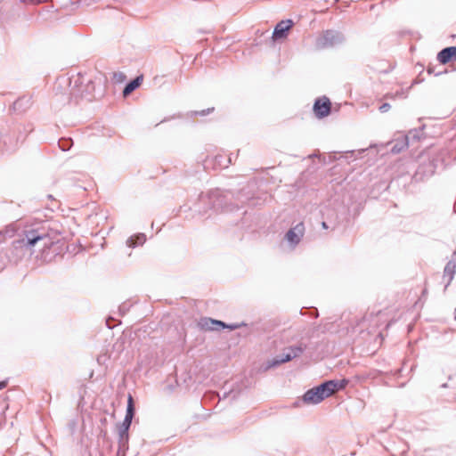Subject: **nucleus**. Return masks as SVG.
I'll return each mask as SVG.
<instances>
[{
  "instance_id": "nucleus-1",
  "label": "nucleus",
  "mask_w": 456,
  "mask_h": 456,
  "mask_svg": "<svg viewBox=\"0 0 456 456\" xmlns=\"http://www.w3.org/2000/svg\"><path fill=\"white\" fill-rule=\"evenodd\" d=\"M17 235L13 248L18 254L33 255L43 262H51L54 255L50 252L60 240V233L46 221L18 220L0 230V242Z\"/></svg>"
},
{
  "instance_id": "nucleus-2",
  "label": "nucleus",
  "mask_w": 456,
  "mask_h": 456,
  "mask_svg": "<svg viewBox=\"0 0 456 456\" xmlns=\"http://www.w3.org/2000/svg\"><path fill=\"white\" fill-rule=\"evenodd\" d=\"M222 208V200L219 191H213L208 194H200L199 201L195 203L192 209L200 215H204L210 208L218 209Z\"/></svg>"
},
{
  "instance_id": "nucleus-3",
  "label": "nucleus",
  "mask_w": 456,
  "mask_h": 456,
  "mask_svg": "<svg viewBox=\"0 0 456 456\" xmlns=\"http://www.w3.org/2000/svg\"><path fill=\"white\" fill-rule=\"evenodd\" d=\"M134 404L132 395L128 396L127 406L125 419L118 427V444L119 448L126 446L128 443V430L130 428L132 419L134 416Z\"/></svg>"
},
{
  "instance_id": "nucleus-4",
  "label": "nucleus",
  "mask_w": 456,
  "mask_h": 456,
  "mask_svg": "<svg viewBox=\"0 0 456 456\" xmlns=\"http://www.w3.org/2000/svg\"><path fill=\"white\" fill-rule=\"evenodd\" d=\"M329 386L331 383H322L321 385L314 387L307 390L303 395V402L307 404H317L323 401L325 398L330 396V389Z\"/></svg>"
},
{
  "instance_id": "nucleus-5",
  "label": "nucleus",
  "mask_w": 456,
  "mask_h": 456,
  "mask_svg": "<svg viewBox=\"0 0 456 456\" xmlns=\"http://www.w3.org/2000/svg\"><path fill=\"white\" fill-rule=\"evenodd\" d=\"M304 351L302 346H290L285 349L281 354L275 356L269 367H274L281 363L291 361L292 359L299 356Z\"/></svg>"
},
{
  "instance_id": "nucleus-6",
  "label": "nucleus",
  "mask_w": 456,
  "mask_h": 456,
  "mask_svg": "<svg viewBox=\"0 0 456 456\" xmlns=\"http://www.w3.org/2000/svg\"><path fill=\"white\" fill-rule=\"evenodd\" d=\"M343 40L344 37L341 33L327 30L317 39L316 45L320 48H326L338 45Z\"/></svg>"
},
{
  "instance_id": "nucleus-7",
  "label": "nucleus",
  "mask_w": 456,
  "mask_h": 456,
  "mask_svg": "<svg viewBox=\"0 0 456 456\" xmlns=\"http://www.w3.org/2000/svg\"><path fill=\"white\" fill-rule=\"evenodd\" d=\"M304 234L305 225L303 223H298L286 232L285 240L291 248H295L297 245L301 241Z\"/></svg>"
},
{
  "instance_id": "nucleus-8",
  "label": "nucleus",
  "mask_w": 456,
  "mask_h": 456,
  "mask_svg": "<svg viewBox=\"0 0 456 456\" xmlns=\"http://www.w3.org/2000/svg\"><path fill=\"white\" fill-rule=\"evenodd\" d=\"M314 111L318 118H324L330 114V102L328 98L318 99L314 102Z\"/></svg>"
},
{
  "instance_id": "nucleus-9",
  "label": "nucleus",
  "mask_w": 456,
  "mask_h": 456,
  "mask_svg": "<svg viewBox=\"0 0 456 456\" xmlns=\"http://www.w3.org/2000/svg\"><path fill=\"white\" fill-rule=\"evenodd\" d=\"M293 22L290 20L280 21L273 30V38L274 40H278L286 37L287 33L291 28Z\"/></svg>"
},
{
  "instance_id": "nucleus-10",
  "label": "nucleus",
  "mask_w": 456,
  "mask_h": 456,
  "mask_svg": "<svg viewBox=\"0 0 456 456\" xmlns=\"http://www.w3.org/2000/svg\"><path fill=\"white\" fill-rule=\"evenodd\" d=\"M198 324L204 330H218L221 327L225 326V322L208 317L200 318Z\"/></svg>"
},
{
  "instance_id": "nucleus-11",
  "label": "nucleus",
  "mask_w": 456,
  "mask_h": 456,
  "mask_svg": "<svg viewBox=\"0 0 456 456\" xmlns=\"http://www.w3.org/2000/svg\"><path fill=\"white\" fill-rule=\"evenodd\" d=\"M456 273V252L455 256L450 260L444 267L443 280L446 285H449Z\"/></svg>"
},
{
  "instance_id": "nucleus-12",
  "label": "nucleus",
  "mask_w": 456,
  "mask_h": 456,
  "mask_svg": "<svg viewBox=\"0 0 456 456\" xmlns=\"http://www.w3.org/2000/svg\"><path fill=\"white\" fill-rule=\"evenodd\" d=\"M452 58H456V46L446 47L437 55L438 61L443 64L449 62Z\"/></svg>"
},
{
  "instance_id": "nucleus-13",
  "label": "nucleus",
  "mask_w": 456,
  "mask_h": 456,
  "mask_svg": "<svg viewBox=\"0 0 456 456\" xmlns=\"http://www.w3.org/2000/svg\"><path fill=\"white\" fill-rule=\"evenodd\" d=\"M146 240V236L143 233H139L134 236H131L126 240V245L129 248H135L137 246L142 245Z\"/></svg>"
},
{
  "instance_id": "nucleus-14",
  "label": "nucleus",
  "mask_w": 456,
  "mask_h": 456,
  "mask_svg": "<svg viewBox=\"0 0 456 456\" xmlns=\"http://www.w3.org/2000/svg\"><path fill=\"white\" fill-rule=\"evenodd\" d=\"M325 383H331V386H329L331 395L333 393L344 389L347 386L348 380L346 379L341 380H328L325 381Z\"/></svg>"
},
{
  "instance_id": "nucleus-15",
  "label": "nucleus",
  "mask_w": 456,
  "mask_h": 456,
  "mask_svg": "<svg viewBox=\"0 0 456 456\" xmlns=\"http://www.w3.org/2000/svg\"><path fill=\"white\" fill-rule=\"evenodd\" d=\"M142 77H137L134 80L130 81L124 88L123 94L124 96L129 95L133 91H134L142 83Z\"/></svg>"
},
{
  "instance_id": "nucleus-16",
  "label": "nucleus",
  "mask_w": 456,
  "mask_h": 456,
  "mask_svg": "<svg viewBox=\"0 0 456 456\" xmlns=\"http://www.w3.org/2000/svg\"><path fill=\"white\" fill-rule=\"evenodd\" d=\"M408 145V136H405L404 139L399 142H397L393 147H392V152L393 153H398L400 152L403 148H405Z\"/></svg>"
},
{
  "instance_id": "nucleus-17",
  "label": "nucleus",
  "mask_w": 456,
  "mask_h": 456,
  "mask_svg": "<svg viewBox=\"0 0 456 456\" xmlns=\"http://www.w3.org/2000/svg\"><path fill=\"white\" fill-rule=\"evenodd\" d=\"M71 145L72 141L70 139H61L59 141V146L64 151L69 150Z\"/></svg>"
},
{
  "instance_id": "nucleus-18",
  "label": "nucleus",
  "mask_w": 456,
  "mask_h": 456,
  "mask_svg": "<svg viewBox=\"0 0 456 456\" xmlns=\"http://www.w3.org/2000/svg\"><path fill=\"white\" fill-rule=\"evenodd\" d=\"M244 326H247V323L245 322H237V323H232V324H226L225 323V326L224 327H221L222 329H229L231 330H237V329H240L241 327H244Z\"/></svg>"
},
{
  "instance_id": "nucleus-19",
  "label": "nucleus",
  "mask_w": 456,
  "mask_h": 456,
  "mask_svg": "<svg viewBox=\"0 0 456 456\" xmlns=\"http://www.w3.org/2000/svg\"><path fill=\"white\" fill-rule=\"evenodd\" d=\"M390 108H391V106L389 103H383L379 107V110H380V112L385 113V112L388 111L390 110Z\"/></svg>"
},
{
  "instance_id": "nucleus-20",
  "label": "nucleus",
  "mask_w": 456,
  "mask_h": 456,
  "mask_svg": "<svg viewBox=\"0 0 456 456\" xmlns=\"http://www.w3.org/2000/svg\"><path fill=\"white\" fill-rule=\"evenodd\" d=\"M6 386H7V382L6 381H1L0 382V390L4 388Z\"/></svg>"
},
{
  "instance_id": "nucleus-21",
  "label": "nucleus",
  "mask_w": 456,
  "mask_h": 456,
  "mask_svg": "<svg viewBox=\"0 0 456 456\" xmlns=\"http://www.w3.org/2000/svg\"><path fill=\"white\" fill-rule=\"evenodd\" d=\"M209 112H210V109H208L207 110H203L200 114L201 115H206V114L209 113Z\"/></svg>"
},
{
  "instance_id": "nucleus-22",
  "label": "nucleus",
  "mask_w": 456,
  "mask_h": 456,
  "mask_svg": "<svg viewBox=\"0 0 456 456\" xmlns=\"http://www.w3.org/2000/svg\"><path fill=\"white\" fill-rule=\"evenodd\" d=\"M322 227H323V228H325V229H326V228H328V226H327V224H326V223H325V222H322Z\"/></svg>"
},
{
  "instance_id": "nucleus-23",
  "label": "nucleus",
  "mask_w": 456,
  "mask_h": 456,
  "mask_svg": "<svg viewBox=\"0 0 456 456\" xmlns=\"http://www.w3.org/2000/svg\"><path fill=\"white\" fill-rule=\"evenodd\" d=\"M106 324H107V326H108L110 329H111V328H112V327L110 326V322H109V320H107V321H106Z\"/></svg>"
},
{
  "instance_id": "nucleus-24",
  "label": "nucleus",
  "mask_w": 456,
  "mask_h": 456,
  "mask_svg": "<svg viewBox=\"0 0 456 456\" xmlns=\"http://www.w3.org/2000/svg\"><path fill=\"white\" fill-rule=\"evenodd\" d=\"M314 316L315 318H316V317H318V312H317V310H315Z\"/></svg>"
},
{
  "instance_id": "nucleus-25",
  "label": "nucleus",
  "mask_w": 456,
  "mask_h": 456,
  "mask_svg": "<svg viewBox=\"0 0 456 456\" xmlns=\"http://www.w3.org/2000/svg\"><path fill=\"white\" fill-rule=\"evenodd\" d=\"M71 94H72L73 97H77V96L75 92H72Z\"/></svg>"
},
{
  "instance_id": "nucleus-26",
  "label": "nucleus",
  "mask_w": 456,
  "mask_h": 456,
  "mask_svg": "<svg viewBox=\"0 0 456 456\" xmlns=\"http://www.w3.org/2000/svg\"><path fill=\"white\" fill-rule=\"evenodd\" d=\"M231 163H232V158H231V157H229V159H228V164H231Z\"/></svg>"
},
{
  "instance_id": "nucleus-27",
  "label": "nucleus",
  "mask_w": 456,
  "mask_h": 456,
  "mask_svg": "<svg viewBox=\"0 0 456 456\" xmlns=\"http://www.w3.org/2000/svg\"><path fill=\"white\" fill-rule=\"evenodd\" d=\"M427 293V289H424L423 291H422V294L425 295Z\"/></svg>"
},
{
  "instance_id": "nucleus-28",
  "label": "nucleus",
  "mask_w": 456,
  "mask_h": 456,
  "mask_svg": "<svg viewBox=\"0 0 456 456\" xmlns=\"http://www.w3.org/2000/svg\"><path fill=\"white\" fill-rule=\"evenodd\" d=\"M454 319L456 320V308H455V316H454Z\"/></svg>"
}]
</instances>
